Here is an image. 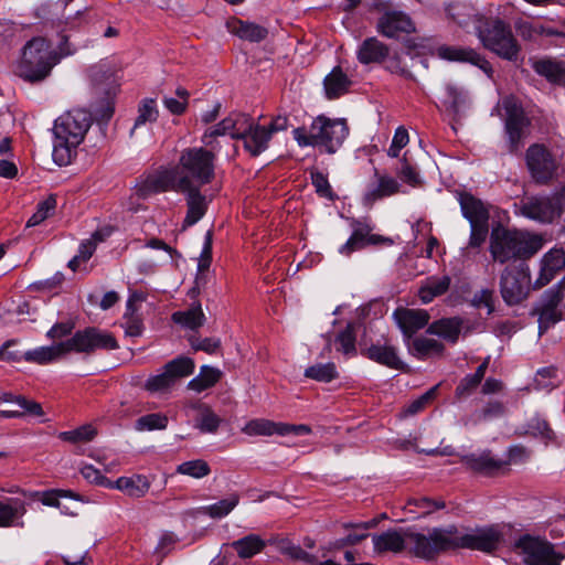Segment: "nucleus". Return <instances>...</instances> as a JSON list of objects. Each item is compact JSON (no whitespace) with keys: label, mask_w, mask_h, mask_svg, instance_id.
Returning a JSON list of instances; mask_svg holds the SVG:
<instances>
[{"label":"nucleus","mask_w":565,"mask_h":565,"mask_svg":"<svg viewBox=\"0 0 565 565\" xmlns=\"http://www.w3.org/2000/svg\"><path fill=\"white\" fill-rule=\"evenodd\" d=\"M212 254V233L209 231L205 235L203 249L199 259L198 270L199 274L195 278V286L198 289L205 285V271L209 269L211 264Z\"/></svg>","instance_id":"3c124183"},{"label":"nucleus","mask_w":565,"mask_h":565,"mask_svg":"<svg viewBox=\"0 0 565 565\" xmlns=\"http://www.w3.org/2000/svg\"><path fill=\"white\" fill-rule=\"evenodd\" d=\"M305 376L318 382H331L338 377L335 364L332 362L326 364H315L305 370Z\"/></svg>","instance_id":"603ef678"},{"label":"nucleus","mask_w":565,"mask_h":565,"mask_svg":"<svg viewBox=\"0 0 565 565\" xmlns=\"http://www.w3.org/2000/svg\"><path fill=\"white\" fill-rule=\"evenodd\" d=\"M159 117V110L154 98H143L138 104V115L130 130L132 136L135 131L147 122H154Z\"/></svg>","instance_id":"49530a36"},{"label":"nucleus","mask_w":565,"mask_h":565,"mask_svg":"<svg viewBox=\"0 0 565 565\" xmlns=\"http://www.w3.org/2000/svg\"><path fill=\"white\" fill-rule=\"evenodd\" d=\"M535 383L540 388H554L559 385L557 370L553 366L543 367L536 372Z\"/></svg>","instance_id":"052dcab7"},{"label":"nucleus","mask_w":565,"mask_h":565,"mask_svg":"<svg viewBox=\"0 0 565 565\" xmlns=\"http://www.w3.org/2000/svg\"><path fill=\"white\" fill-rule=\"evenodd\" d=\"M73 50L66 47V40L60 44L58 51L41 36L33 38L25 43L22 57L18 65V74L24 81L36 83L45 79L52 68L62 57L73 54Z\"/></svg>","instance_id":"f03ea898"},{"label":"nucleus","mask_w":565,"mask_h":565,"mask_svg":"<svg viewBox=\"0 0 565 565\" xmlns=\"http://www.w3.org/2000/svg\"><path fill=\"white\" fill-rule=\"evenodd\" d=\"M408 504H414L415 507L423 509L424 514H429L435 510L444 509L446 505L443 500H433L426 497L412 499L408 501Z\"/></svg>","instance_id":"774afa93"},{"label":"nucleus","mask_w":565,"mask_h":565,"mask_svg":"<svg viewBox=\"0 0 565 565\" xmlns=\"http://www.w3.org/2000/svg\"><path fill=\"white\" fill-rule=\"evenodd\" d=\"M117 489L126 492L131 497H142L149 490V481L143 476L120 477L116 481Z\"/></svg>","instance_id":"8fccbe9b"},{"label":"nucleus","mask_w":565,"mask_h":565,"mask_svg":"<svg viewBox=\"0 0 565 565\" xmlns=\"http://www.w3.org/2000/svg\"><path fill=\"white\" fill-rule=\"evenodd\" d=\"M172 320L191 330L202 327L205 322V316L202 311L201 305L196 303L184 311H177L172 315Z\"/></svg>","instance_id":"c03bdc74"},{"label":"nucleus","mask_w":565,"mask_h":565,"mask_svg":"<svg viewBox=\"0 0 565 565\" xmlns=\"http://www.w3.org/2000/svg\"><path fill=\"white\" fill-rule=\"evenodd\" d=\"M92 125V116L84 109H73L61 115L54 122L53 160L58 166H67L76 154Z\"/></svg>","instance_id":"f257e3e1"},{"label":"nucleus","mask_w":565,"mask_h":565,"mask_svg":"<svg viewBox=\"0 0 565 565\" xmlns=\"http://www.w3.org/2000/svg\"><path fill=\"white\" fill-rule=\"evenodd\" d=\"M461 331V320L458 318L440 319L433 322L427 328V333L441 337L443 339L456 343Z\"/></svg>","instance_id":"58836bf2"},{"label":"nucleus","mask_w":565,"mask_h":565,"mask_svg":"<svg viewBox=\"0 0 565 565\" xmlns=\"http://www.w3.org/2000/svg\"><path fill=\"white\" fill-rule=\"evenodd\" d=\"M221 424V418L207 406L201 408V413L195 422V427L202 433H216Z\"/></svg>","instance_id":"13d9d810"},{"label":"nucleus","mask_w":565,"mask_h":565,"mask_svg":"<svg viewBox=\"0 0 565 565\" xmlns=\"http://www.w3.org/2000/svg\"><path fill=\"white\" fill-rule=\"evenodd\" d=\"M25 513L24 503L15 498L0 499V527L12 526Z\"/></svg>","instance_id":"a19ab883"},{"label":"nucleus","mask_w":565,"mask_h":565,"mask_svg":"<svg viewBox=\"0 0 565 565\" xmlns=\"http://www.w3.org/2000/svg\"><path fill=\"white\" fill-rule=\"evenodd\" d=\"M270 139V131H267L266 126H260L255 121L242 138L244 149L253 157H257L267 150Z\"/></svg>","instance_id":"c756f323"},{"label":"nucleus","mask_w":565,"mask_h":565,"mask_svg":"<svg viewBox=\"0 0 565 565\" xmlns=\"http://www.w3.org/2000/svg\"><path fill=\"white\" fill-rule=\"evenodd\" d=\"M563 286L557 284L546 290L535 307V313L539 315L540 333L546 331L552 324L561 320V312L557 310V306L563 298Z\"/></svg>","instance_id":"f3484780"},{"label":"nucleus","mask_w":565,"mask_h":565,"mask_svg":"<svg viewBox=\"0 0 565 565\" xmlns=\"http://www.w3.org/2000/svg\"><path fill=\"white\" fill-rule=\"evenodd\" d=\"M66 355L62 342L49 347H40L23 354V359L28 362L38 364H49L60 358Z\"/></svg>","instance_id":"4c0bfd02"},{"label":"nucleus","mask_w":565,"mask_h":565,"mask_svg":"<svg viewBox=\"0 0 565 565\" xmlns=\"http://www.w3.org/2000/svg\"><path fill=\"white\" fill-rule=\"evenodd\" d=\"M56 207V199L51 195L39 203L36 212L28 220L26 227L39 225L49 217Z\"/></svg>","instance_id":"bf43d9fd"},{"label":"nucleus","mask_w":565,"mask_h":565,"mask_svg":"<svg viewBox=\"0 0 565 565\" xmlns=\"http://www.w3.org/2000/svg\"><path fill=\"white\" fill-rule=\"evenodd\" d=\"M437 54L443 60L478 66L488 75L492 73L491 64L471 47L443 45L437 49Z\"/></svg>","instance_id":"a211bd4d"},{"label":"nucleus","mask_w":565,"mask_h":565,"mask_svg":"<svg viewBox=\"0 0 565 565\" xmlns=\"http://www.w3.org/2000/svg\"><path fill=\"white\" fill-rule=\"evenodd\" d=\"M177 472L195 479H201L210 475L211 468L203 459H194L180 463Z\"/></svg>","instance_id":"864d4df0"},{"label":"nucleus","mask_w":565,"mask_h":565,"mask_svg":"<svg viewBox=\"0 0 565 565\" xmlns=\"http://www.w3.org/2000/svg\"><path fill=\"white\" fill-rule=\"evenodd\" d=\"M179 180L180 175L175 167L173 169L163 170L158 174L149 175L140 186L141 195L147 196L150 193L166 192L169 190L181 192L182 189L179 188Z\"/></svg>","instance_id":"412c9836"},{"label":"nucleus","mask_w":565,"mask_h":565,"mask_svg":"<svg viewBox=\"0 0 565 565\" xmlns=\"http://www.w3.org/2000/svg\"><path fill=\"white\" fill-rule=\"evenodd\" d=\"M377 29L386 38H396L401 33H411L415 31L411 18L403 12H387L377 23Z\"/></svg>","instance_id":"393cba45"},{"label":"nucleus","mask_w":565,"mask_h":565,"mask_svg":"<svg viewBox=\"0 0 565 565\" xmlns=\"http://www.w3.org/2000/svg\"><path fill=\"white\" fill-rule=\"evenodd\" d=\"M254 119L246 114H230L224 118V125L227 126L228 135L233 139H241L244 137L246 131L252 128Z\"/></svg>","instance_id":"de8ad7c7"},{"label":"nucleus","mask_w":565,"mask_h":565,"mask_svg":"<svg viewBox=\"0 0 565 565\" xmlns=\"http://www.w3.org/2000/svg\"><path fill=\"white\" fill-rule=\"evenodd\" d=\"M477 36L483 47L502 60L516 62L520 57L521 45L514 36L512 28L498 18L484 20L477 28Z\"/></svg>","instance_id":"423d86ee"},{"label":"nucleus","mask_w":565,"mask_h":565,"mask_svg":"<svg viewBox=\"0 0 565 565\" xmlns=\"http://www.w3.org/2000/svg\"><path fill=\"white\" fill-rule=\"evenodd\" d=\"M444 89L443 106L452 117H459L470 105L468 90L463 86L451 82L446 83Z\"/></svg>","instance_id":"b1692460"},{"label":"nucleus","mask_w":565,"mask_h":565,"mask_svg":"<svg viewBox=\"0 0 565 565\" xmlns=\"http://www.w3.org/2000/svg\"><path fill=\"white\" fill-rule=\"evenodd\" d=\"M14 404L18 406L17 409L0 411V417L14 418L22 417L24 415L40 417L43 415L42 406L39 403L26 399L21 395L14 398Z\"/></svg>","instance_id":"37998d69"},{"label":"nucleus","mask_w":565,"mask_h":565,"mask_svg":"<svg viewBox=\"0 0 565 565\" xmlns=\"http://www.w3.org/2000/svg\"><path fill=\"white\" fill-rule=\"evenodd\" d=\"M401 188L402 185L395 178L388 174H381L375 169L374 181L367 185L363 195V202L365 204H373L379 200L399 193Z\"/></svg>","instance_id":"6ab92c4d"},{"label":"nucleus","mask_w":565,"mask_h":565,"mask_svg":"<svg viewBox=\"0 0 565 565\" xmlns=\"http://www.w3.org/2000/svg\"><path fill=\"white\" fill-rule=\"evenodd\" d=\"M227 31L244 41L260 42L268 35V30L255 22L232 18L226 22Z\"/></svg>","instance_id":"bb28decb"},{"label":"nucleus","mask_w":565,"mask_h":565,"mask_svg":"<svg viewBox=\"0 0 565 565\" xmlns=\"http://www.w3.org/2000/svg\"><path fill=\"white\" fill-rule=\"evenodd\" d=\"M525 162L532 179L539 184H546L557 175L558 162L543 143H534L527 148Z\"/></svg>","instance_id":"f8f14e48"},{"label":"nucleus","mask_w":565,"mask_h":565,"mask_svg":"<svg viewBox=\"0 0 565 565\" xmlns=\"http://www.w3.org/2000/svg\"><path fill=\"white\" fill-rule=\"evenodd\" d=\"M529 291V273L521 266H507L500 278V292L505 303H520L527 297Z\"/></svg>","instance_id":"ddd939ff"},{"label":"nucleus","mask_w":565,"mask_h":565,"mask_svg":"<svg viewBox=\"0 0 565 565\" xmlns=\"http://www.w3.org/2000/svg\"><path fill=\"white\" fill-rule=\"evenodd\" d=\"M388 47L376 38L365 39L356 52L361 64L382 63L388 56Z\"/></svg>","instance_id":"473e14b6"},{"label":"nucleus","mask_w":565,"mask_h":565,"mask_svg":"<svg viewBox=\"0 0 565 565\" xmlns=\"http://www.w3.org/2000/svg\"><path fill=\"white\" fill-rule=\"evenodd\" d=\"M451 278L447 275L428 277L419 289V298L424 303L433 301L434 298L447 292Z\"/></svg>","instance_id":"e433bc0d"},{"label":"nucleus","mask_w":565,"mask_h":565,"mask_svg":"<svg viewBox=\"0 0 565 565\" xmlns=\"http://www.w3.org/2000/svg\"><path fill=\"white\" fill-rule=\"evenodd\" d=\"M500 542L501 533L494 527L476 529L465 534H460L456 527V548L492 553L499 547Z\"/></svg>","instance_id":"dca6fc26"},{"label":"nucleus","mask_w":565,"mask_h":565,"mask_svg":"<svg viewBox=\"0 0 565 565\" xmlns=\"http://www.w3.org/2000/svg\"><path fill=\"white\" fill-rule=\"evenodd\" d=\"M194 367L195 365L192 359L179 356L168 362L161 373L150 376L143 387L152 394L167 393L179 380L191 375Z\"/></svg>","instance_id":"9d476101"},{"label":"nucleus","mask_w":565,"mask_h":565,"mask_svg":"<svg viewBox=\"0 0 565 565\" xmlns=\"http://www.w3.org/2000/svg\"><path fill=\"white\" fill-rule=\"evenodd\" d=\"M564 201V194L554 193L551 196L525 198L516 206L519 213L527 218L541 223H552L561 216Z\"/></svg>","instance_id":"1a4fd4ad"},{"label":"nucleus","mask_w":565,"mask_h":565,"mask_svg":"<svg viewBox=\"0 0 565 565\" xmlns=\"http://www.w3.org/2000/svg\"><path fill=\"white\" fill-rule=\"evenodd\" d=\"M502 107L505 111V131L509 138L510 151L515 152L521 146L529 120L522 107L513 97H505L502 100Z\"/></svg>","instance_id":"2eb2a0df"},{"label":"nucleus","mask_w":565,"mask_h":565,"mask_svg":"<svg viewBox=\"0 0 565 565\" xmlns=\"http://www.w3.org/2000/svg\"><path fill=\"white\" fill-rule=\"evenodd\" d=\"M514 546L526 565H559L564 558L554 550L553 544L529 534L521 536Z\"/></svg>","instance_id":"9b49d317"},{"label":"nucleus","mask_w":565,"mask_h":565,"mask_svg":"<svg viewBox=\"0 0 565 565\" xmlns=\"http://www.w3.org/2000/svg\"><path fill=\"white\" fill-rule=\"evenodd\" d=\"M189 341H190V344L191 347L195 350V351H204L209 354H212V353H215L216 350L220 348L221 345V341L216 338H204V339H201L196 335H191L189 338Z\"/></svg>","instance_id":"e2e57ef3"},{"label":"nucleus","mask_w":565,"mask_h":565,"mask_svg":"<svg viewBox=\"0 0 565 565\" xmlns=\"http://www.w3.org/2000/svg\"><path fill=\"white\" fill-rule=\"evenodd\" d=\"M489 365V358H487L476 370L473 374L466 375L457 385L455 396L457 399L469 397L480 385L484 377L486 371Z\"/></svg>","instance_id":"ea45409f"},{"label":"nucleus","mask_w":565,"mask_h":565,"mask_svg":"<svg viewBox=\"0 0 565 565\" xmlns=\"http://www.w3.org/2000/svg\"><path fill=\"white\" fill-rule=\"evenodd\" d=\"M201 186H191V189L182 190L181 193L186 194L188 212L184 218V225L192 226L199 222L207 210V200L200 191Z\"/></svg>","instance_id":"c85d7f7f"},{"label":"nucleus","mask_w":565,"mask_h":565,"mask_svg":"<svg viewBox=\"0 0 565 565\" xmlns=\"http://www.w3.org/2000/svg\"><path fill=\"white\" fill-rule=\"evenodd\" d=\"M461 462L471 471L483 476H493L508 466V462L494 458L490 451L465 455Z\"/></svg>","instance_id":"aec40b11"},{"label":"nucleus","mask_w":565,"mask_h":565,"mask_svg":"<svg viewBox=\"0 0 565 565\" xmlns=\"http://www.w3.org/2000/svg\"><path fill=\"white\" fill-rule=\"evenodd\" d=\"M65 354L71 352L90 354L96 350H115L118 343L111 333L95 327L76 331L72 338L62 341Z\"/></svg>","instance_id":"6e6552de"},{"label":"nucleus","mask_w":565,"mask_h":565,"mask_svg":"<svg viewBox=\"0 0 565 565\" xmlns=\"http://www.w3.org/2000/svg\"><path fill=\"white\" fill-rule=\"evenodd\" d=\"M168 426V417L161 413H152L139 417L135 423V428L138 431L166 429Z\"/></svg>","instance_id":"4d7b16f0"},{"label":"nucleus","mask_w":565,"mask_h":565,"mask_svg":"<svg viewBox=\"0 0 565 565\" xmlns=\"http://www.w3.org/2000/svg\"><path fill=\"white\" fill-rule=\"evenodd\" d=\"M408 550L425 561H433L440 553L456 550V526L431 527L426 533L409 532Z\"/></svg>","instance_id":"0eeeda50"},{"label":"nucleus","mask_w":565,"mask_h":565,"mask_svg":"<svg viewBox=\"0 0 565 565\" xmlns=\"http://www.w3.org/2000/svg\"><path fill=\"white\" fill-rule=\"evenodd\" d=\"M337 351L342 352L344 355L353 356L356 354L355 333L352 324H348L334 340Z\"/></svg>","instance_id":"6e6d98bb"},{"label":"nucleus","mask_w":565,"mask_h":565,"mask_svg":"<svg viewBox=\"0 0 565 565\" xmlns=\"http://www.w3.org/2000/svg\"><path fill=\"white\" fill-rule=\"evenodd\" d=\"M534 71L544 76L548 82L554 84L565 83V64L551 58H542L534 61L532 64Z\"/></svg>","instance_id":"c9c22d12"},{"label":"nucleus","mask_w":565,"mask_h":565,"mask_svg":"<svg viewBox=\"0 0 565 565\" xmlns=\"http://www.w3.org/2000/svg\"><path fill=\"white\" fill-rule=\"evenodd\" d=\"M406 345L408 352L420 360H425L435 355H441L445 349L440 341L426 337H416L414 339L407 340Z\"/></svg>","instance_id":"72a5a7b5"},{"label":"nucleus","mask_w":565,"mask_h":565,"mask_svg":"<svg viewBox=\"0 0 565 565\" xmlns=\"http://www.w3.org/2000/svg\"><path fill=\"white\" fill-rule=\"evenodd\" d=\"M397 175L402 181L408 183L412 186H416L420 183L417 170L412 164H409L405 158L402 160V167L398 169Z\"/></svg>","instance_id":"69168bd1"},{"label":"nucleus","mask_w":565,"mask_h":565,"mask_svg":"<svg viewBox=\"0 0 565 565\" xmlns=\"http://www.w3.org/2000/svg\"><path fill=\"white\" fill-rule=\"evenodd\" d=\"M408 533L402 534L396 530H388L377 535H373L372 541L374 550L379 553L401 552L405 547L408 548Z\"/></svg>","instance_id":"2f4dec72"},{"label":"nucleus","mask_w":565,"mask_h":565,"mask_svg":"<svg viewBox=\"0 0 565 565\" xmlns=\"http://www.w3.org/2000/svg\"><path fill=\"white\" fill-rule=\"evenodd\" d=\"M386 241L383 236L371 234V227L367 224L356 222L352 235L339 248V253L350 256L353 252L360 250L367 245H377Z\"/></svg>","instance_id":"4be33fe9"},{"label":"nucleus","mask_w":565,"mask_h":565,"mask_svg":"<svg viewBox=\"0 0 565 565\" xmlns=\"http://www.w3.org/2000/svg\"><path fill=\"white\" fill-rule=\"evenodd\" d=\"M265 541L257 534L246 535L232 542L231 546L241 558H249L265 547Z\"/></svg>","instance_id":"79ce46f5"},{"label":"nucleus","mask_w":565,"mask_h":565,"mask_svg":"<svg viewBox=\"0 0 565 565\" xmlns=\"http://www.w3.org/2000/svg\"><path fill=\"white\" fill-rule=\"evenodd\" d=\"M394 316L405 337V342L411 340L413 334L424 328L429 321L428 312L420 309H398L394 312Z\"/></svg>","instance_id":"5701e85b"},{"label":"nucleus","mask_w":565,"mask_h":565,"mask_svg":"<svg viewBox=\"0 0 565 565\" xmlns=\"http://www.w3.org/2000/svg\"><path fill=\"white\" fill-rule=\"evenodd\" d=\"M565 266V250L562 248H554L546 253L542 259V268L534 287L541 288L548 284L556 271Z\"/></svg>","instance_id":"cd10ccee"},{"label":"nucleus","mask_w":565,"mask_h":565,"mask_svg":"<svg viewBox=\"0 0 565 565\" xmlns=\"http://www.w3.org/2000/svg\"><path fill=\"white\" fill-rule=\"evenodd\" d=\"M349 135L345 119L329 118L324 115L316 117L309 127L292 130L294 139L300 147H316L321 152L335 153Z\"/></svg>","instance_id":"20e7f679"},{"label":"nucleus","mask_w":565,"mask_h":565,"mask_svg":"<svg viewBox=\"0 0 565 565\" xmlns=\"http://www.w3.org/2000/svg\"><path fill=\"white\" fill-rule=\"evenodd\" d=\"M311 181L319 195L332 199V189L327 177L323 173L319 171L311 172Z\"/></svg>","instance_id":"338daca9"},{"label":"nucleus","mask_w":565,"mask_h":565,"mask_svg":"<svg viewBox=\"0 0 565 565\" xmlns=\"http://www.w3.org/2000/svg\"><path fill=\"white\" fill-rule=\"evenodd\" d=\"M457 199L460 204L462 215L470 224L489 222V209L480 199L468 192H459Z\"/></svg>","instance_id":"a878e982"},{"label":"nucleus","mask_w":565,"mask_h":565,"mask_svg":"<svg viewBox=\"0 0 565 565\" xmlns=\"http://www.w3.org/2000/svg\"><path fill=\"white\" fill-rule=\"evenodd\" d=\"M96 435V428L92 425H84L73 430L60 433L58 438L71 444H81L93 440Z\"/></svg>","instance_id":"5fc2aeb1"},{"label":"nucleus","mask_w":565,"mask_h":565,"mask_svg":"<svg viewBox=\"0 0 565 565\" xmlns=\"http://www.w3.org/2000/svg\"><path fill=\"white\" fill-rule=\"evenodd\" d=\"M242 431L247 436H303L311 434V427L305 424L292 425L276 423L266 418H256L247 422Z\"/></svg>","instance_id":"4468645a"},{"label":"nucleus","mask_w":565,"mask_h":565,"mask_svg":"<svg viewBox=\"0 0 565 565\" xmlns=\"http://www.w3.org/2000/svg\"><path fill=\"white\" fill-rule=\"evenodd\" d=\"M470 237L468 247L479 248L484 242L489 234V222L470 224Z\"/></svg>","instance_id":"680f3d73"},{"label":"nucleus","mask_w":565,"mask_h":565,"mask_svg":"<svg viewBox=\"0 0 565 565\" xmlns=\"http://www.w3.org/2000/svg\"><path fill=\"white\" fill-rule=\"evenodd\" d=\"M221 371L218 369L204 365L201 367L199 375L192 379L188 387L194 392H203L214 386L221 379Z\"/></svg>","instance_id":"a18cd8bd"},{"label":"nucleus","mask_w":565,"mask_h":565,"mask_svg":"<svg viewBox=\"0 0 565 565\" xmlns=\"http://www.w3.org/2000/svg\"><path fill=\"white\" fill-rule=\"evenodd\" d=\"M542 245L539 235L500 224L493 226L490 232L489 252L492 259L499 264L527 259L536 254Z\"/></svg>","instance_id":"7ed1b4c3"},{"label":"nucleus","mask_w":565,"mask_h":565,"mask_svg":"<svg viewBox=\"0 0 565 565\" xmlns=\"http://www.w3.org/2000/svg\"><path fill=\"white\" fill-rule=\"evenodd\" d=\"M367 359L395 370H403L404 363L399 360L396 349L385 342L384 344H372L362 352Z\"/></svg>","instance_id":"7c9ffc66"},{"label":"nucleus","mask_w":565,"mask_h":565,"mask_svg":"<svg viewBox=\"0 0 565 565\" xmlns=\"http://www.w3.org/2000/svg\"><path fill=\"white\" fill-rule=\"evenodd\" d=\"M238 501L239 497L237 494H231L228 498L220 500L214 504L199 508L196 514H205L213 519H221L231 513L238 504Z\"/></svg>","instance_id":"09e8293b"},{"label":"nucleus","mask_w":565,"mask_h":565,"mask_svg":"<svg viewBox=\"0 0 565 565\" xmlns=\"http://www.w3.org/2000/svg\"><path fill=\"white\" fill-rule=\"evenodd\" d=\"M215 153L203 147L183 149L175 166L180 175L179 188L186 190L210 184L215 178Z\"/></svg>","instance_id":"39448f33"},{"label":"nucleus","mask_w":565,"mask_h":565,"mask_svg":"<svg viewBox=\"0 0 565 565\" xmlns=\"http://www.w3.org/2000/svg\"><path fill=\"white\" fill-rule=\"evenodd\" d=\"M438 386L439 385H435L434 387H431L430 390H428L426 393H424L420 397H418L417 399L413 401L406 408V414L407 415H414V414H417L418 412L423 411L426 405L435 398L436 396V393H437V390H438Z\"/></svg>","instance_id":"0e129e2a"},{"label":"nucleus","mask_w":565,"mask_h":565,"mask_svg":"<svg viewBox=\"0 0 565 565\" xmlns=\"http://www.w3.org/2000/svg\"><path fill=\"white\" fill-rule=\"evenodd\" d=\"M352 81L341 67H334L324 78L323 86L328 99L339 98L349 92Z\"/></svg>","instance_id":"f704fd0d"}]
</instances>
